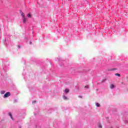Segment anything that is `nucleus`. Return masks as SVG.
Listing matches in <instances>:
<instances>
[{
	"instance_id": "obj_10",
	"label": "nucleus",
	"mask_w": 128,
	"mask_h": 128,
	"mask_svg": "<svg viewBox=\"0 0 128 128\" xmlns=\"http://www.w3.org/2000/svg\"><path fill=\"white\" fill-rule=\"evenodd\" d=\"M115 76H120V74H116Z\"/></svg>"
},
{
	"instance_id": "obj_3",
	"label": "nucleus",
	"mask_w": 128,
	"mask_h": 128,
	"mask_svg": "<svg viewBox=\"0 0 128 128\" xmlns=\"http://www.w3.org/2000/svg\"><path fill=\"white\" fill-rule=\"evenodd\" d=\"M9 116H10V118H11L12 120H14V118H12V113L10 112V113H9Z\"/></svg>"
},
{
	"instance_id": "obj_9",
	"label": "nucleus",
	"mask_w": 128,
	"mask_h": 128,
	"mask_svg": "<svg viewBox=\"0 0 128 128\" xmlns=\"http://www.w3.org/2000/svg\"><path fill=\"white\" fill-rule=\"evenodd\" d=\"M98 128H102V124H100L98 125Z\"/></svg>"
},
{
	"instance_id": "obj_16",
	"label": "nucleus",
	"mask_w": 128,
	"mask_h": 128,
	"mask_svg": "<svg viewBox=\"0 0 128 128\" xmlns=\"http://www.w3.org/2000/svg\"><path fill=\"white\" fill-rule=\"evenodd\" d=\"M30 44H32V42H30Z\"/></svg>"
},
{
	"instance_id": "obj_5",
	"label": "nucleus",
	"mask_w": 128,
	"mask_h": 128,
	"mask_svg": "<svg viewBox=\"0 0 128 128\" xmlns=\"http://www.w3.org/2000/svg\"><path fill=\"white\" fill-rule=\"evenodd\" d=\"M21 16H22V18H24V13L22 12H21Z\"/></svg>"
},
{
	"instance_id": "obj_15",
	"label": "nucleus",
	"mask_w": 128,
	"mask_h": 128,
	"mask_svg": "<svg viewBox=\"0 0 128 128\" xmlns=\"http://www.w3.org/2000/svg\"><path fill=\"white\" fill-rule=\"evenodd\" d=\"M114 70V69H110V70Z\"/></svg>"
},
{
	"instance_id": "obj_12",
	"label": "nucleus",
	"mask_w": 128,
	"mask_h": 128,
	"mask_svg": "<svg viewBox=\"0 0 128 128\" xmlns=\"http://www.w3.org/2000/svg\"><path fill=\"white\" fill-rule=\"evenodd\" d=\"M63 98L64 100H68V98H66V96H64Z\"/></svg>"
},
{
	"instance_id": "obj_7",
	"label": "nucleus",
	"mask_w": 128,
	"mask_h": 128,
	"mask_svg": "<svg viewBox=\"0 0 128 128\" xmlns=\"http://www.w3.org/2000/svg\"><path fill=\"white\" fill-rule=\"evenodd\" d=\"M27 16L28 18H32V14H28Z\"/></svg>"
},
{
	"instance_id": "obj_6",
	"label": "nucleus",
	"mask_w": 128,
	"mask_h": 128,
	"mask_svg": "<svg viewBox=\"0 0 128 128\" xmlns=\"http://www.w3.org/2000/svg\"><path fill=\"white\" fill-rule=\"evenodd\" d=\"M4 92H6V91H4V90H1L0 91V94H4Z\"/></svg>"
},
{
	"instance_id": "obj_4",
	"label": "nucleus",
	"mask_w": 128,
	"mask_h": 128,
	"mask_svg": "<svg viewBox=\"0 0 128 128\" xmlns=\"http://www.w3.org/2000/svg\"><path fill=\"white\" fill-rule=\"evenodd\" d=\"M114 88V85L113 84H112L110 86V88Z\"/></svg>"
},
{
	"instance_id": "obj_2",
	"label": "nucleus",
	"mask_w": 128,
	"mask_h": 128,
	"mask_svg": "<svg viewBox=\"0 0 128 128\" xmlns=\"http://www.w3.org/2000/svg\"><path fill=\"white\" fill-rule=\"evenodd\" d=\"M26 20H28V18H26V17L23 18V22L24 24H26Z\"/></svg>"
},
{
	"instance_id": "obj_13",
	"label": "nucleus",
	"mask_w": 128,
	"mask_h": 128,
	"mask_svg": "<svg viewBox=\"0 0 128 128\" xmlns=\"http://www.w3.org/2000/svg\"><path fill=\"white\" fill-rule=\"evenodd\" d=\"M86 88H88V85H86L84 86Z\"/></svg>"
},
{
	"instance_id": "obj_1",
	"label": "nucleus",
	"mask_w": 128,
	"mask_h": 128,
	"mask_svg": "<svg viewBox=\"0 0 128 128\" xmlns=\"http://www.w3.org/2000/svg\"><path fill=\"white\" fill-rule=\"evenodd\" d=\"M10 96V92H7L4 94L3 97L4 98H8V96Z\"/></svg>"
},
{
	"instance_id": "obj_8",
	"label": "nucleus",
	"mask_w": 128,
	"mask_h": 128,
	"mask_svg": "<svg viewBox=\"0 0 128 128\" xmlns=\"http://www.w3.org/2000/svg\"><path fill=\"white\" fill-rule=\"evenodd\" d=\"M68 92H70V90L68 89L65 90V92H66V94H68Z\"/></svg>"
},
{
	"instance_id": "obj_14",
	"label": "nucleus",
	"mask_w": 128,
	"mask_h": 128,
	"mask_svg": "<svg viewBox=\"0 0 128 128\" xmlns=\"http://www.w3.org/2000/svg\"><path fill=\"white\" fill-rule=\"evenodd\" d=\"M35 102H36V101L35 100L32 102V104H35Z\"/></svg>"
},
{
	"instance_id": "obj_11",
	"label": "nucleus",
	"mask_w": 128,
	"mask_h": 128,
	"mask_svg": "<svg viewBox=\"0 0 128 128\" xmlns=\"http://www.w3.org/2000/svg\"><path fill=\"white\" fill-rule=\"evenodd\" d=\"M96 106H98V107H100V104H98V103H96Z\"/></svg>"
}]
</instances>
